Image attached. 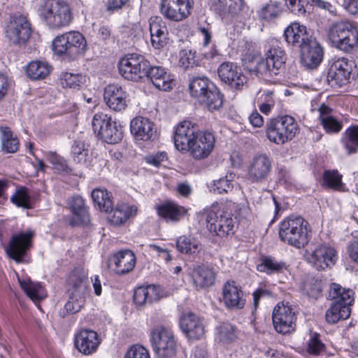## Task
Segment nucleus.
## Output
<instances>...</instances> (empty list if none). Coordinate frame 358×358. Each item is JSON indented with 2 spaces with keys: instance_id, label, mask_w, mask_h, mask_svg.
Listing matches in <instances>:
<instances>
[{
  "instance_id": "nucleus-32",
  "label": "nucleus",
  "mask_w": 358,
  "mask_h": 358,
  "mask_svg": "<svg viewBox=\"0 0 358 358\" xmlns=\"http://www.w3.org/2000/svg\"><path fill=\"white\" fill-rule=\"evenodd\" d=\"M157 212L164 221L172 223L178 222L187 213L184 207L171 201L158 206Z\"/></svg>"
},
{
  "instance_id": "nucleus-13",
  "label": "nucleus",
  "mask_w": 358,
  "mask_h": 358,
  "mask_svg": "<svg viewBox=\"0 0 358 358\" xmlns=\"http://www.w3.org/2000/svg\"><path fill=\"white\" fill-rule=\"evenodd\" d=\"M217 73L221 80L231 89L241 90L247 85L248 78L236 64L231 62L222 63Z\"/></svg>"
},
{
  "instance_id": "nucleus-55",
  "label": "nucleus",
  "mask_w": 358,
  "mask_h": 358,
  "mask_svg": "<svg viewBox=\"0 0 358 358\" xmlns=\"http://www.w3.org/2000/svg\"><path fill=\"white\" fill-rule=\"evenodd\" d=\"M69 217V224L73 227H86L90 223L88 210L72 211Z\"/></svg>"
},
{
  "instance_id": "nucleus-63",
  "label": "nucleus",
  "mask_w": 358,
  "mask_h": 358,
  "mask_svg": "<svg viewBox=\"0 0 358 358\" xmlns=\"http://www.w3.org/2000/svg\"><path fill=\"white\" fill-rule=\"evenodd\" d=\"M124 358H150L147 349L138 345L131 346L127 352Z\"/></svg>"
},
{
  "instance_id": "nucleus-35",
  "label": "nucleus",
  "mask_w": 358,
  "mask_h": 358,
  "mask_svg": "<svg viewBox=\"0 0 358 358\" xmlns=\"http://www.w3.org/2000/svg\"><path fill=\"white\" fill-rule=\"evenodd\" d=\"M319 119L323 129L327 133H338L343 127V123L331 115L332 109L326 104H322L319 109Z\"/></svg>"
},
{
  "instance_id": "nucleus-60",
  "label": "nucleus",
  "mask_w": 358,
  "mask_h": 358,
  "mask_svg": "<svg viewBox=\"0 0 358 358\" xmlns=\"http://www.w3.org/2000/svg\"><path fill=\"white\" fill-rule=\"evenodd\" d=\"M324 349V345L319 338V334H314L308 343L307 350L310 354L319 355Z\"/></svg>"
},
{
  "instance_id": "nucleus-46",
  "label": "nucleus",
  "mask_w": 358,
  "mask_h": 358,
  "mask_svg": "<svg viewBox=\"0 0 358 358\" xmlns=\"http://www.w3.org/2000/svg\"><path fill=\"white\" fill-rule=\"evenodd\" d=\"M351 305L334 303L326 312V320L328 323L335 324L341 320H346L350 315Z\"/></svg>"
},
{
  "instance_id": "nucleus-53",
  "label": "nucleus",
  "mask_w": 358,
  "mask_h": 358,
  "mask_svg": "<svg viewBox=\"0 0 358 358\" xmlns=\"http://www.w3.org/2000/svg\"><path fill=\"white\" fill-rule=\"evenodd\" d=\"M10 201L17 207L24 209L32 208L31 197L26 187L18 188L11 196Z\"/></svg>"
},
{
  "instance_id": "nucleus-33",
  "label": "nucleus",
  "mask_w": 358,
  "mask_h": 358,
  "mask_svg": "<svg viewBox=\"0 0 358 358\" xmlns=\"http://www.w3.org/2000/svg\"><path fill=\"white\" fill-rule=\"evenodd\" d=\"M108 220L114 225L119 226L136 215L137 208L134 206H129L127 203H118L114 210H109Z\"/></svg>"
},
{
  "instance_id": "nucleus-17",
  "label": "nucleus",
  "mask_w": 358,
  "mask_h": 358,
  "mask_svg": "<svg viewBox=\"0 0 358 358\" xmlns=\"http://www.w3.org/2000/svg\"><path fill=\"white\" fill-rule=\"evenodd\" d=\"M200 131L194 124L189 120L181 122L176 128L174 143L177 150L187 152L189 146Z\"/></svg>"
},
{
  "instance_id": "nucleus-28",
  "label": "nucleus",
  "mask_w": 358,
  "mask_h": 358,
  "mask_svg": "<svg viewBox=\"0 0 358 358\" xmlns=\"http://www.w3.org/2000/svg\"><path fill=\"white\" fill-rule=\"evenodd\" d=\"M285 3L292 13L298 15L306 13V7L308 4L328 10L331 14L336 13L335 6L324 0H285Z\"/></svg>"
},
{
  "instance_id": "nucleus-19",
  "label": "nucleus",
  "mask_w": 358,
  "mask_h": 358,
  "mask_svg": "<svg viewBox=\"0 0 358 358\" xmlns=\"http://www.w3.org/2000/svg\"><path fill=\"white\" fill-rule=\"evenodd\" d=\"M322 58L323 50L314 38L301 45L300 61L306 68L310 69L317 68Z\"/></svg>"
},
{
  "instance_id": "nucleus-14",
  "label": "nucleus",
  "mask_w": 358,
  "mask_h": 358,
  "mask_svg": "<svg viewBox=\"0 0 358 358\" xmlns=\"http://www.w3.org/2000/svg\"><path fill=\"white\" fill-rule=\"evenodd\" d=\"M85 274L81 269L73 271L71 274L70 279L73 284L71 289H69V292L71 291L69 296V313H76L80 311L85 304Z\"/></svg>"
},
{
  "instance_id": "nucleus-15",
  "label": "nucleus",
  "mask_w": 358,
  "mask_h": 358,
  "mask_svg": "<svg viewBox=\"0 0 358 358\" xmlns=\"http://www.w3.org/2000/svg\"><path fill=\"white\" fill-rule=\"evenodd\" d=\"M271 160L266 155H256L250 160L248 166V179L252 182H262L267 180L271 173Z\"/></svg>"
},
{
  "instance_id": "nucleus-22",
  "label": "nucleus",
  "mask_w": 358,
  "mask_h": 358,
  "mask_svg": "<svg viewBox=\"0 0 358 358\" xmlns=\"http://www.w3.org/2000/svg\"><path fill=\"white\" fill-rule=\"evenodd\" d=\"M180 327L189 339L199 340L205 334L203 321L192 313H185L180 320Z\"/></svg>"
},
{
  "instance_id": "nucleus-21",
  "label": "nucleus",
  "mask_w": 358,
  "mask_h": 358,
  "mask_svg": "<svg viewBox=\"0 0 358 358\" xmlns=\"http://www.w3.org/2000/svg\"><path fill=\"white\" fill-rule=\"evenodd\" d=\"M222 301L228 309H242L245 305L243 292L235 281H227L222 287Z\"/></svg>"
},
{
  "instance_id": "nucleus-25",
  "label": "nucleus",
  "mask_w": 358,
  "mask_h": 358,
  "mask_svg": "<svg viewBox=\"0 0 358 358\" xmlns=\"http://www.w3.org/2000/svg\"><path fill=\"white\" fill-rule=\"evenodd\" d=\"M163 297L164 292L161 287L150 285L136 289L134 294V301L140 306L158 301Z\"/></svg>"
},
{
  "instance_id": "nucleus-50",
  "label": "nucleus",
  "mask_w": 358,
  "mask_h": 358,
  "mask_svg": "<svg viewBox=\"0 0 358 358\" xmlns=\"http://www.w3.org/2000/svg\"><path fill=\"white\" fill-rule=\"evenodd\" d=\"M200 103L206 106L209 110L219 109L223 103V96L220 90L213 85V87L205 94L204 99H202Z\"/></svg>"
},
{
  "instance_id": "nucleus-10",
  "label": "nucleus",
  "mask_w": 358,
  "mask_h": 358,
  "mask_svg": "<svg viewBox=\"0 0 358 358\" xmlns=\"http://www.w3.org/2000/svg\"><path fill=\"white\" fill-rule=\"evenodd\" d=\"M31 26L27 17L15 14L7 24L5 34L10 42L15 45L24 44L30 38Z\"/></svg>"
},
{
  "instance_id": "nucleus-8",
  "label": "nucleus",
  "mask_w": 358,
  "mask_h": 358,
  "mask_svg": "<svg viewBox=\"0 0 358 358\" xmlns=\"http://www.w3.org/2000/svg\"><path fill=\"white\" fill-rule=\"evenodd\" d=\"M67 4L64 1L47 0L41 9V15L47 24L53 28H59L67 22Z\"/></svg>"
},
{
  "instance_id": "nucleus-18",
  "label": "nucleus",
  "mask_w": 358,
  "mask_h": 358,
  "mask_svg": "<svg viewBox=\"0 0 358 358\" xmlns=\"http://www.w3.org/2000/svg\"><path fill=\"white\" fill-rule=\"evenodd\" d=\"M215 137L210 132H199L189 146L187 152L194 159L208 157L215 146Z\"/></svg>"
},
{
  "instance_id": "nucleus-44",
  "label": "nucleus",
  "mask_w": 358,
  "mask_h": 358,
  "mask_svg": "<svg viewBox=\"0 0 358 358\" xmlns=\"http://www.w3.org/2000/svg\"><path fill=\"white\" fill-rule=\"evenodd\" d=\"M52 66L46 62L32 61L27 66V76L31 80H42L46 78L50 73Z\"/></svg>"
},
{
  "instance_id": "nucleus-59",
  "label": "nucleus",
  "mask_w": 358,
  "mask_h": 358,
  "mask_svg": "<svg viewBox=\"0 0 358 358\" xmlns=\"http://www.w3.org/2000/svg\"><path fill=\"white\" fill-rule=\"evenodd\" d=\"M196 52L192 50H182L180 52V63L185 68L198 65L196 59Z\"/></svg>"
},
{
  "instance_id": "nucleus-30",
  "label": "nucleus",
  "mask_w": 358,
  "mask_h": 358,
  "mask_svg": "<svg viewBox=\"0 0 358 358\" xmlns=\"http://www.w3.org/2000/svg\"><path fill=\"white\" fill-rule=\"evenodd\" d=\"M150 32L151 43L156 49H160L166 44L168 30L159 17L151 18L150 20Z\"/></svg>"
},
{
  "instance_id": "nucleus-27",
  "label": "nucleus",
  "mask_w": 358,
  "mask_h": 358,
  "mask_svg": "<svg viewBox=\"0 0 358 358\" xmlns=\"http://www.w3.org/2000/svg\"><path fill=\"white\" fill-rule=\"evenodd\" d=\"M154 126V123L148 118L138 116L131 122V132L136 140L149 141L155 136Z\"/></svg>"
},
{
  "instance_id": "nucleus-11",
  "label": "nucleus",
  "mask_w": 358,
  "mask_h": 358,
  "mask_svg": "<svg viewBox=\"0 0 358 358\" xmlns=\"http://www.w3.org/2000/svg\"><path fill=\"white\" fill-rule=\"evenodd\" d=\"M296 315L292 307L284 302L279 303L273 311V322L277 332L282 334L292 333L296 327Z\"/></svg>"
},
{
  "instance_id": "nucleus-6",
  "label": "nucleus",
  "mask_w": 358,
  "mask_h": 358,
  "mask_svg": "<svg viewBox=\"0 0 358 358\" xmlns=\"http://www.w3.org/2000/svg\"><path fill=\"white\" fill-rule=\"evenodd\" d=\"M154 352L159 358H167L175 355L176 341L173 332L162 326L154 328L150 335Z\"/></svg>"
},
{
  "instance_id": "nucleus-5",
  "label": "nucleus",
  "mask_w": 358,
  "mask_h": 358,
  "mask_svg": "<svg viewBox=\"0 0 358 358\" xmlns=\"http://www.w3.org/2000/svg\"><path fill=\"white\" fill-rule=\"evenodd\" d=\"M149 62L143 56L132 53L122 57L118 64L120 75L125 79L138 82L145 77Z\"/></svg>"
},
{
  "instance_id": "nucleus-54",
  "label": "nucleus",
  "mask_w": 358,
  "mask_h": 358,
  "mask_svg": "<svg viewBox=\"0 0 358 358\" xmlns=\"http://www.w3.org/2000/svg\"><path fill=\"white\" fill-rule=\"evenodd\" d=\"M111 122V117L107 114L102 112L95 113L92 120V126L94 132L99 137Z\"/></svg>"
},
{
  "instance_id": "nucleus-48",
  "label": "nucleus",
  "mask_w": 358,
  "mask_h": 358,
  "mask_svg": "<svg viewBox=\"0 0 358 358\" xmlns=\"http://www.w3.org/2000/svg\"><path fill=\"white\" fill-rule=\"evenodd\" d=\"M235 174L228 173L224 178L214 180L209 185V189L215 194H223L231 192L234 188L233 181Z\"/></svg>"
},
{
  "instance_id": "nucleus-16",
  "label": "nucleus",
  "mask_w": 358,
  "mask_h": 358,
  "mask_svg": "<svg viewBox=\"0 0 358 358\" xmlns=\"http://www.w3.org/2000/svg\"><path fill=\"white\" fill-rule=\"evenodd\" d=\"M34 235L31 230L13 235L6 249L8 256L17 263L22 262L27 250L31 247Z\"/></svg>"
},
{
  "instance_id": "nucleus-4",
  "label": "nucleus",
  "mask_w": 358,
  "mask_h": 358,
  "mask_svg": "<svg viewBox=\"0 0 358 358\" xmlns=\"http://www.w3.org/2000/svg\"><path fill=\"white\" fill-rule=\"evenodd\" d=\"M299 132V126L294 117L285 115L271 120L266 124L268 139L277 145L290 141Z\"/></svg>"
},
{
  "instance_id": "nucleus-12",
  "label": "nucleus",
  "mask_w": 358,
  "mask_h": 358,
  "mask_svg": "<svg viewBox=\"0 0 358 358\" xmlns=\"http://www.w3.org/2000/svg\"><path fill=\"white\" fill-rule=\"evenodd\" d=\"M193 3V0H161L160 13L168 20L182 21L190 15Z\"/></svg>"
},
{
  "instance_id": "nucleus-39",
  "label": "nucleus",
  "mask_w": 358,
  "mask_h": 358,
  "mask_svg": "<svg viewBox=\"0 0 358 358\" xmlns=\"http://www.w3.org/2000/svg\"><path fill=\"white\" fill-rule=\"evenodd\" d=\"M265 58L271 66L273 72L278 74L285 69L287 55L281 48H270L265 53Z\"/></svg>"
},
{
  "instance_id": "nucleus-23",
  "label": "nucleus",
  "mask_w": 358,
  "mask_h": 358,
  "mask_svg": "<svg viewBox=\"0 0 358 358\" xmlns=\"http://www.w3.org/2000/svg\"><path fill=\"white\" fill-rule=\"evenodd\" d=\"M127 93L118 85H108L104 90L103 99L106 105L115 111H122L127 106Z\"/></svg>"
},
{
  "instance_id": "nucleus-61",
  "label": "nucleus",
  "mask_w": 358,
  "mask_h": 358,
  "mask_svg": "<svg viewBox=\"0 0 358 358\" xmlns=\"http://www.w3.org/2000/svg\"><path fill=\"white\" fill-rule=\"evenodd\" d=\"M280 13L279 4L276 2H270L265 6L261 12V16L266 20H271L278 16Z\"/></svg>"
},
{
  "instance_id": "nucleus-43",
  "label": "nucleus",
  "mask_w": 358,
  "mask_h": 358,
  "mask_svg": "<svg viewBox=\"0 0 358 358\" xmlns=\"http://www.w3.org/2000/svg\"><path fill=\"white\" fill-rule=\"evenodd\" d=\"M329 298L336 300L335 303L352 305L354 301V292L352 289L343 288L339 284L331 283L329 287Z\"/></svg>"
},
{
  "instance_id": "nucleus-47",
  "label": "nucleus",
  "mask_w": 358,
  "mask_h": 358,
  "mask_svg": "<svg viewBox=\"0 0 358 358\" xmlns=\"http://www.w3.org/2000/svg\"><path fill=\"white\" fill-rule=\"evenodd\" d=\"M92 198L98 208L106 213H108L113 207L111 194L106 189L96 188L92 192Z\"/></svg>"
},
{
  "instance_id": "nucleus-3",
  "label": "nucleus",
  "mask_w": 358,
  "mask_h": 358,
  "mask_svg": "<svg viewBox=\"0 0 358 358\" xmlns=\"http://www.w3.org/2000/svg\"><path fill=\"white\" fill-rule=\"evenodd\" d=\"M328 38L333 47L345 52L358 46V31L349 22L333 24L329 29Z\"/></svg>"
},
{
  "instance_id": "nucleus-20",
  "label": "nucleus",
  "mask_w": 358,
  "mask_h": 358,
  "mask_svg": "<svg viewBox=\"0 0 358 358\" xmlns=\"http://www.w3.org/2000/svg\"><path fill=\"white\" fill-rule=\"evenodd\" d=\"M100 343L101 339L98 334L91 329H81L74 337L75 347L85 355L95 352Z\"/></svg>"
},
{
  "instance_id": "nucleus-57",
  "label": "nucleus",
  "mask_w": 358,
  "mask_h": 358,
  "mask_svg": "<svg viewBox=\"0 0 358 358\" xmlns=\"http://www.w3.org/2000/svg\"><path fill=\"white\" fill-rule=\"evenodd\" d=\"M342 176L337 171H326L323 174V185L339 189L342 186Z\"/></svg>"
},
{
  "instance_id": "nucleus-42",
  "label": "nucleus",
  "mask_w": 358,
  "mask_h": 358,
  "mask_svg": "<svg viewBox=\"0 0 358 358\" xmlns=\"http://www.w3.org/2000/svg\"><path fill=\"white\" fill-rule=\"evenodd\" d=\"M71 157L76 164L87 166L91 157L88 146L82 141H75L71 145Z\"/></svg>"
},
{
  "instance_id": "nucleus-34",
  "label": "nucleus",
  "mask_w": 358,
  "mask_h": 358,
  "mask_svg": "<svg viewBox=\"0 0 358 358\" xmlns=\"http://www.w3.org/2000/svg\"><path fill=\"white\" fill-rule=\"evenodd\" d=\"M243 0H213L214 9L223 17H233L243 7Z\"/></svg>"
},
{
  "instance_id": "nucleus-58",
  "label": "nucleus",
  "mask_w": 358,
  "mask_h": 358,
  "mask_svg": "<svg viewBox=\"0 0 358 358\" xmlns=\"http://www.w3.org/2000/svg\"><path fill=\"white\" fill-rule=\"evenodd\" d=\"M220 339L224 343L234 341L236 338V330L235 327L229 323L221 324L219 328Z\"/></svg>"
},
{
  "instance_id": "nucleus-26",
  "label": "nucleus",
  "mask_w": 358,
  "mask_h": 358,
  "mask_svg": "<svg viewBox=\"0 0 358 358\" xmlns=\"http://www.w3.org/2000/svg\"><path fill=\"white\" fill-rule=\"evenodd\" d=\"M190 275L196 289H206L215 284L216 273L212 268L197 266L193 268Z\"/></svg>"
},
{
  "instance_id": "nucleus-31",
  "label": "nucleus",
  "mask_w": 358,
  "mask_h": 358,
  "mask_svg": "<svg viewBox=\"0 0 358 358\" xmlns=\"http://www.w3.org/2000/svg\"><path fill=\"white\" fill-rule=\"evenodd\" d=\"M284 36L289 44L299 48H301V45L313 39L309 37L306 27L298 22H293L289 25L284 31Z\"/></svg>"
},
{
  "instance_id": "nucleus-38",
  "label": "nucleus",
  "mask_w": 358,
  "mask_h": 358,
  "mask_svg": "<svg viewBox=\"0 0 358 358\" xmlns=\"http://www.w3.org/2000/svg\"><path fill=\"white\" fill-rule=\"evenodd\" d=\"M287 269L285 262L277 259L272 256H263L257 265V270L267 275H273L282 273Z\"/></svg>"
},
{
  "instance_id": "nucleus-9",
  "label": "nucleus",
  "mask_w": 358,
  "mask_h": 358,
  "mask_svg": "<svg viewBox=\"0 0 358 358\" xmlns=\"http://www.w3.org/2000/svg\"><path fill=\"white\" fill-rule=\"evenodd\" d=\"M306 258L317 270H324L334 265L338 257L334 247L327 243H319L313 250L307 251Z\"/></svg>"
},
{
  "instance_id": "nucleus-29",
  "label": "nucleus",
  "mask_w": 358,
  "mask_h": 358,
  "mask_svg": "<svg viewBox=\"0 0 358 358\" xmlns=\"http://www.w3.org/2000/svg\"><path fill=\"white\" fill-rule=\"evenodd\" d=\"M145 77L150 79L152 84L161 90L167 91L172 88L173 79L163 67L149 66L148 69L146 70Z\"/></svg>"
},
{
  "instance_id": "nucleus-24",
  "label": "nucleus",
  "mask_w": 358,
  "mask_h": 358,
  "mask_svg": "<svg viewBox=\"0 0 358 358\" xmlns=\"http://www.w3.org/2000/svg\"><path fill=\"white\" fill-rule=\"evenodd\" d=\"M136 256L129 250L117 252L110 259V266L119 275H124L131 271L136 264Z\"/></svg>"
},
{
  "instance_id": "nucleus-7",
  "label": "nucleus",
  "mask_w": 358,
  "mask_h": 358,
  "mask_svg": "<svg viewBox=\"0 0 358 358\" xmlns=\"http://www.w3.org/2000/svg\"><path fill=\"white\" fill-rule=\"evenodd\" d=\"M355 63L345 57L334 58L329 66L327 80L332 87H341L349 83Z\"/></svg>"
},
{
  "instance_id": "nucleus-62",
  "label": "nucleus",
  "mask_w": 358,
  "mask_h": 358,
  "mask_svg": "<svg viewBox=\"0 0 358 358\" xmlns=\"http://www.w3.org/2000/svg\"><path fill=\"white\" fill-rule=\"evenodd\" d=\"M86 82V76L82 74L70 73L69 76V88L80 90L85 87Z\"/></svg>"
},
{
  "instance_id": "nucleus-51",
  "label": "nucleus",
  "mask_w": 358,
  "mask_h": 358,
  "mask_svg": "<svg viewBox=\"0 0 358 358\" xmlns=\"http://www.w3.org/2000/svg\"><path fill=\"white\" fill-rule=\"evenodd\" d=\"M343 143L348 154L357 152L358 149V126L351 127L346 130Z\"/></svg>"
},
{
  "instance_id": "nucleus-49",
  "label": "nucleus",
  "mask_w": 358,
  "mask_h": 358,
  "mask_svg": "<svg viewBox=\"0 0 358 358\" xmlns=\"http://www.w3.org/2000/svg\"><path fill=\"white\" fill-rule=\"evenodd\" d=\"M123 136L122 128L117 126L115 122H111L99 138L109 144H115L120 141Z\"/></svg>"
},
{
  "instance_id": "nucleus-52",
  "label": "nucleus",
  "mask_w": 358,
  "mask_h": 358,
  "mask_svg": "<svg viewBox=\"0 0 358 358\" xmlns=\"http://www.w3.org/2000/svg\"><path fill=\"white\" fill-rule=\"evenodd\" d=\"M176 248L181 253L192 255L198 251L199 243L189 236H181L176 240Z\"/></svg>"
},
{
  "instance_id": "nucleus-45",
  "label": "nucleus",
  "mask_w": 358,
  "mask_h": 358,
  "mask_svg": "<svg viewBox=\"0 0 358 358\" xmlns=\"http://www.w3.org/2000/svg\"><path fill=\"white\" fill-rule=\"evenodd\" d=\"M19 283L21 288L34 302L36 303L46 296L44 288L38 282H32L31 280H20Z\"/></svg>"
},
{
  "instance_id": "nucleus-64",
  "label": "nucleus",
  "mask_w": 358,
  "mask_h": 358,
  "mask_svg": "<svg viewBox=\"0 0 358 358\" xmlns=\"http://www.w3.org/2000/svg\"><path fill=\"white\" fill-rule=\"evenodd\" d=\"M306 294L311 298L317 299L322 292V284L316 280H310L305 284Z\"/></svg>"
},
{
  "instance_id": "nucleus-1",
  "label": "nucleus",
  "mask_w": 358,
  "mask_h": 358,
  "mask_svg": "<svg viewBox=\"0 0 358 358\" xmlns=\"http://www.w3.org/2000/svg\"><path fill=\"white\" fill-rule=\"evenodd\" d=\"M310 231L306 220L301 217H289L280 222L279 237L284 243L301 248L308 243Z\"/></svg>"
},
{
  "instance_id": "nucleus-41",
  "label": "nucleus",
  "mask_w": 358,
  "mask_h": 358,
  "mask_svg": "<svg viewBox=\"0 0 358 358\" xmlns=\"http://www.w3.org/2000/svg\"><path fill=\"white\" fill-rule=\"evenodd\" d=\"M87 50L85 37L78 31H69V58L83 55Z\"/></svg>"
},
{
  "instance_id": "nucleus-56",
  "label": "nucleus",
  "mask_w": 358,
  "mask_h": 358,
  "mask_svg": "<svg viewBox=\"0 0 358 358\" xmlns=\"http://www.w3.org/2000/svg\"><path fill=\"white\" fill-rule=\"evenodd\" d=\"M52 50L54 55L58 58H64L67 54V36H57L52 43Z\"/></svg>"
},
{
  "instance_id": "nucleus-37",
  "label": "nucleus",
  "mask_w": 358,
  "mask_h": 358,
  "mask_svg": "<svg viewBox=\"0 0 358 358\" xmlns=\"http://www.w3.org/2000/svg\"><path fill=\"white\" fill-rule=\"evenodd\" d=\"M246 67L249 71L264 79L271 78L273 76L278 75L275 72H273L272 67L266 59L259 56H253L252 59L249 61V64Z\"/></svg>"
},
{
  "instance_id": "nucleus-2",
  "label": "nucleus",
  "mask_w": 358,
  "mask_h": 358,
  "mask_svg": "<svg viewBox=\"0 0 358 358\" xmlns=\"http://www.w3.org/2000/svg\"><path fill=\"white\" fill-rule=\"evenodd\" d=\"M206 222L208 229L218 236L224 237L234 234L232 214L222 204H213L206 211Z\"/></svg>"
},
{
  "instance_id": "nucleus-40",
  "label": "nucleus",
  "mask_w": 358,
  "mask_h": 358,
  "mask_svg": "<svg viewBox=\"0 0 358 358\" xmlns=\"http://www.w3.org/2000/svg\"><path fill=\"white\" fill-rule=\"evenodd\" d=\"M1 148L5 153H15L20 148V141L8 127H0Z\"/></svg>"
},
{
  "instance_id": "nucleus-36",
  "label": "nucleus",
  "mask_w": 358,
  "mask_h": 358,
  "mask_svg": "<svg viewBox=\"0 0 358 358\" xmlns=\"http://www.w3.org/2000/svg\"><path fill=\"white\" fill-rule=\"evenodd\" d=\"M213 85L207 77L196 76L189 80L188 89L191 96L200 102Z\"/></svg>"
}]
</instances>
